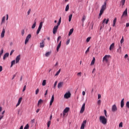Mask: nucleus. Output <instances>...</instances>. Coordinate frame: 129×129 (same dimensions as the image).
<instances>
[{"instance_id":"obj_20","label":"nucleus","mask_w":129,"mask_h":129,"mask_svg":"<svg viewBox=\"0 0 129 129\" xmlns=\"http://www.w3.org/2000/svg\"><path fill=\"white\" fill-rule=\"evenodd\" d=\"M61 43H62V41H60L58 44L57 45V48H56V51L57 52H58L59 49H60V47H61Z\"/></svg>"},{"instance_id":"obj_19","label":"nucleus","mask_w":129,"mask_h":129,"mask_svg":"<svg viewBox=\"0 0 129 129\" xmlns=\"http://www.w3.org/2000/svg\"><path fill=\"white\" fill-rule=\"evenodd\" d=\"M114 45H115L114 43H113L110 45L109 47L110 51H112V50H113V48H114Z\"/></svg>"},{"instance_id":"obj_40","label":"nucleus","mask_w":129,"mask_h":129,"mask_svg":"<svg viewBox=\"0 0 129 129\" xmlns=\"http://www.w3.org/2000/svg\"><path fill=\"white\" fill-rule=\"evenodd\" d=\"M51 54V52H47L45 53L46 57H49V55Z\"/></svg>"},{"instance_id":"obj_6","label":"nucleus","mask_w":129,"mask_h":129,"mask_svg":"<svg viewBox=\"0 0 129 129\" xmlns=\"http://www.w3.org/2000/svg\"><path fill=\"white\" fill-rule=\"evenodd\" d=\"M32 35L31 34H28V36L26 37V38L25 41V44L27 45L28 42H29V40H30V38H31Z\"/></svg>"},{"instance_id":"obj_32","label":"nucleus","mask_w":129,"mask_h":129,"mask_svg":"<svg viewBox=\"0 0 129 129\" xmlns=\"http://www.w3.org/2000/svg\"><path fill=\"white\" fill-rule=\"evenodd\" d=\"M42 103H43V100H42V99H40L38 102V106H39L40 104H42Z\"/></svg>"},{"instance_id":"obj_7","label":"nucleus","mask_w":129,"mask_h":129,"mask_svg":"<svg viewBox=\"0 0 129 129\" xmlns=\"http://www.w3.org/2000/svg\"><path fill=\"white\" fill-rule=\"evenodd\" d=\"M70 109V107H66L63 111V116H64L65 115H66V113H67V112H69V110Z\"/></svg>"},{"instance_id":"obj_63","label":"nucleus","mask_w":129,"mask_h":129,"mask_svg":"<svg viewBox=\"0 0 129 129\" xmlns=\"http://www.w3.org/2000/svg\"><path fill=\"white\" fill-rule=\"evenodd\" d=\"M82 94L84 96V95H85V91H83Z\"/></svg>"},{"instance_id":"obj_48","label":"nucleus","mask_w":129,"mask_h":129,"mask_svg":"<svg viewBox=\"0 0 129 129\" xmlns=\"http://www.w3.org/2000/svg\"><path fill=\"white\" fill-rule=\"evenodd\" d=\"M21 35H22V36H24V35H25V30H22L21 31Z\"/></svg>"},{"instance_id":"obj_50","label":"nucleus","mask_w":129,"mask_h":129,"mask_svg":"<svg viewBox=\"0 0 129 129\" xmlns=\"http://www.w3.org/2000/svg\"><path fill=\"white\" fill-rule=\"evenodd\" d=\"M90 49V47H88V48H87V50H86V52H85V53H86V54H87V53H88V52H89Z\"/></svg>"},{"instance_id":"obj_35","label":"nucleus","mask_w":129,"mask_h":129,"mask_svg":"<svg viewBox=\"0 0 129 129\" xmlns=\"http://www.w3.org/2000/svg\"><path fill=\"white\" fill-rule=\"evenodd\" d=\"M124 59H127L128 61H129V58H128V55L127 54H126L124 56Z\"/></svg>"},{"instance_id":"obj_1","label":"nucleus","mask_w":129,"mask_h":129,"mask_svg":"<svg viewBox=\"0 0 129 129\" xmlns=\"http://www.w3.org/2000/svg\"><path fill=\"white\" fill-rule=\"evenodd\" d=\"M106 5H107V3L106 1H105L104 3V5H102L101 10L100 11V13H99V17H101V16L102 15V14H103V13L104 12V11H105V10H106Z\"/></svg>"},{"instance_id":"obj_17","label":"nucleus","mask_w":129,"mask_h":129,"mask_svg":"<svg viewBox=\"0 0 129 129\" xmlns=\"http://www.w3.org/2000/svg\"><path fill=\"white\" fill-rule=\"evenodd\" d=\"M20 59H21V56L19 55L17 56L16 58V63H19V61H20Z\"/></svg>"},{"instance_id":"obj_56","label":"nucleus","mask_w":129,"mask_h":129,"mask_svg":"<svg viewBox=\"0 0 129 129\" xmlns=\"http://www.w3.org/2000/svg\"><path fill=\"white\" fill-rule=\"evenodd\" d=\"M30 13H31V9H29V10L27 12L28 16H29V15H30Z\"/></svg>"},{"instance_id":"obj_47","label":"nucleus","mask_w":129,"mask_h":129,"mask_svg":"<svg viewBox=\"0 0 129 129\" xmlns=\"http://www.w3.org/2000/svg\"><path fill=\"white\" fill-rule=\"evenodd\" d=\"M90 39H91V37H88V38H87V39H86V42H87V43H88V42H89V41H90Z\"/></svg>"},{"instance_id":"obj_49","label":"nucleus","mask_w":129,"mask_h":129,"mask_svg":"<svg viewBox=\"0 0 129 129\" xmlns=\"http://www.w3.org/2000/svg\"><path fill=\"white\" fill-rule=\"evenodd\" d=\"M69 43H70V39H68L66 42V45H69Z\"/></svg>"},{"instance_id":"obj_60","label":"nucleus","mask_w":129,"mask_h":129,"mask_svg":"<svg viewBox=\"0 0 129 129\" xmlns=\"http://www.w3.org/2000/svg\"><path fill=\"white\" fill-rule=\"evenodd\" d=\"M47 94H48V90H47L45 91V94H44V95L46 96Z\"/></svg>"},{"instance_id":"obj_26","label":"nucleus","mask_w":129,"mask_h":129,"mask_svg":"<svg viewBox=\"0 0 129 129\" xmlns=\"http://www.w3.org/2000/svg\"><path fill=\"white\" fill-rule=\"evenodd\" d=\"M5 22H6V16H4L2 18L1 25H3L5 23Z\"/></svg>"},{"instance_id":"obj_21","label":"nucleus","mask_w":129,"mask_h":129,"mask_svg":"<svg viewBox=\"0 0 129 129\" xmlns=\"http://www.w3.org/2000/svg\"><path fill=\"white\" fill-rule=\"evenodd\" d=\"M9 55H10V54L8 52L5 53L4 55L3 59L6 60V59H7V58H8V57H9Z\"/></svg>"},{"instance_id":"obj_28","label":"nucleus","mask_w":129,"mask_h":129,"mask_svg":"<svg viewBox=\"0 0 129 129\" xmlns=\"http://www.w3.org/2000/svg\"><path fill=\"white\" fill-rule=\"evenodd\" d=\"M74 31V29L73 28L71 29L70 30V32L69 33V36H70L71 35H72V34L73 33Z\"/></svg>"},{"instance_id":"obj_42","label":"nucleus","mask_w":129,"mask_h":129,"mask_svg":"<svg viewBox=\"0 0 129 129\" xmlns=\"http://www.w3.org/2000/svg\"><path fill=\"white\" fill-rule=\"evenodd\" d=\"M124 42V39H123V36L122 37V38L120 40V44H122Z\"/></svg>"},{"instance_id":"obj_54","label":"nucleus","mask_w":129,"mask_h":129,"mask_svg":"<svg viewBox=\"0 0 129 129\" xmlns=\"http://www.w3.org/2000/svg\"><path fill=\"white\" fill-rule=\"evenodd\" d=\"M61 39V36H58L57 39V43L59 42V40Z\"/></svg>"},{"instance_id":"obj_10","label":"nucleus","mask_w":129,"mask_h":129,"mask_svg":"<svg viewBox=\"0 0 129 129\" xmlns=\"http://www.w3.org/2000/svg\"><path fill=\"white\" fill-rule=\"evenodd\" d=\"M84 110H85V103H84L82 106V108L80 110L81 113H83L84 112Z\"/></svg>"},{"instance_id":"obj_9","label":"nucleus","mask_w":129,"mask_h":129,"mask_svg":"<svg viewBox=\"0 0 129 129\" xmlns=\"http://www.w3.org/2000/svg\"><path fill=\"white\" fill-rule=\"evenodd\" d=\"M86 122H87V121L86 120H85L83 121V123H82V125L81 126V129H84L85 124H86Z\"/></svg>"},{"instance_id":"obj_61","label":"nucleus","mask_w":129,"mask_h":129,"mask_svg":"<svg viewBox=\"0 0 129 129\" xmlns=\"http://www.w3.org/2000/svg\"><path fill=\"white\" fill-rule=\"evenodd\" d=\"M25 90H26V86H24V87H23V91H25Z\"/></svg>"},{"instance_id":"obj_8","label":"nucleus","mask_w":129,"mask_h":129,"mask_svg":"<svg viewBox=\"0 0 129 129\" xmlns=\"http://www.w3.org/2000/svg\"><path fill=\"white\" fill-rule=\"evenodd\" d=\"M59 26L58 25L55 26L53 29V34H55L57 33V30H58Z\"/></svg>"},{"instance_id":"obj_64","label":"nucleus","mask_w":129,"mask_h":129,"mask_svg":"<svg viewBox=\"0 0 129 129\" xmlns=\"http://www.w3.org/2000/svg\"><path fill=\"white\" fill-rule=\"evenodd\" d=\"M19 129H24V126L23 125L21 126Z\"/></svg>"},{"instance_id":"obj_16","label":"nucleus","mask_w":129,"mask_h":129,"mask_svg":"<svg viewBox=\"0 0 129 129\" xmlns=\"http://www.w3.org/2000/svg\"><path fill=\"white\" fill-rule=\"evenodd\" d=\"M5 33H6V30H5V28H3L2 32L1 33V38H4V37H5Z\"/></svg>"},{"instance_id":"obj_14","label":"nucleus","mask_w":129,"mask_h":129,"mask_svg":"<svg viewBox=\"0 0 129 129\" xmlns=\"http://www.w3.org/2000/svg\"><path fill=\"white\" fill-rule=\"evenodd\" d=\"M117 110V107H116V106L115 105H113L112 107V111L113 112H114V111H116Z\"/></svg>"},{"instance_id":"obj_29","label":"nucleus","mask_w":129,"mask_h":129,"mask_svg":"<svg viewBox=\"0 0 129 129\" xmlns=\"http://www.w3.org/2000/svg\"><path fill=\"white\" fill-rule=\"evenodd\" d=\"M97 104L98 105H100V104H101V100H100V97L98 98Z\"/></svg>"},{"instance_id":"obj_44","label":"nucleus","mask_w":129,"mask_h":129,"mask_svg":"<svg viewBox=\"0 0 129 129\" xmlns=\"http://www.w3.org/2000/svg\"><path fill=\"white\" fill-rule=\"evenodd\" d=\"M86 18V17L85 16H84L83 17V18H82V22H83V23L84 22V21H85Z\"/></svg>"},{"instance_id":"obj_36","label":"nucleus","mask_w":129,"mask_h":129,"mask_svg":"<svg viewBox=\"0 0 129 129\" xmlns=\"http://www.w3.org/2000/svg\"><path fill=\"white\" fill-rule=\"evenodd\" d=\"M46 80H44L42 82V86H46Z\"/></svg>"},{"instance_id":"obj_53","label":"nucleus","mask_w":129,"mask_h":129,"mask_svg":"<svg viewBox=\"0 0 129 129\" xmlns=\"http://www.w3.org/2000/svg\"><path fill=\"white\" fill-rule=\"evenodd\" d=\"M39 93V89H37L35 91V94H38Z\"/></svg>"},{"instance_id":"obj_38","label":"nucleus","mask_w":129,"mask_h":129,"mask_svg":"<svg viewBox=\"0 0 129 129\" xmlns=\"http://www.w3.org/2000/svg\"><path fill=\"white\" fill-rule=\"evenodd\" d=\"M16 63V60H14L11 62V67H12L13 65H15Z\"/></svg>"},{"instance_id":"obj_52","label":"nucleus","mask_w":129,"mask_h":129,"mask_svg":"<svg viewBox=\"0 0 129 129\" xmlns=\"http://www.w3.org/2000/svg\"><path fill=\"white\" fill-rule=\"evenodd\" d=\"M126 106L129 108V102H127L126 103Z\"/></svg>"},{"instance_id":"obj_4","label":"nucleus","mask_w":129,"mask_h":129,"mask_svg":"<svg viewBox=\"0 0 129 129\" xmlns=\"http://www.w3.org/2000/svg\"><path fill=\"white\" fill-rule=\"evenodd\" d=\"M110 59H111V56L110 55H105L103 58V62L108 63Z\"/></svg>"},{"instance_id":"obj_15","label":"nucleus","mask_w":129,"mask_h":129,"mask_svg":"<svg viewBox=\"0 0 129 129\" xmlns=\"http://www.w3.org/2000/svg\"><path fill=\"white\" fill-rule=\"evenodd\" d=\"M64 84V83H63V82H60L57 85V88H61V87H63V84Z\"/></svg>"},{"instance_id":"obj_5","label":"nucleus","mask_w":129,"mask_h":129,"mask_svg":"<svg viewBox=\"0 0 129 129\" xmlns=\"http://www.w3.org/2000/svg\"><path fill=\"white\" fill-rule=\"evenodd\" d=\"M42 27H43V22H41L39 24V26L36 32L37 35H38L40 33V31H41V29H42Z\"/></svg>"},{"instance_id":"obj_51","label":"nucleus","mask_w":129,"mask_h":129,"mask_svg":"<svg viewBox=\"0 0 129 129\" xmlns=\"http://www.w3.org/2000/svg\"><path fill=\"white\" fill-rule=\"evenodd\" d=\"M81 74H82L81 72L78 73L77 74V76H78V77H81Z\"/></svg>"},{"instance_id":"obj_45","label":"nucleus","mask_w":129,"mask_h":129,"mask_svg":"<svg viewBox=\"0 0 129 129\" xmlns=\"http://www.w3.org/2000/svg\"><path fill=\"white\" fill-rule=\"evenodd\" d=\"M3 54H4V49H2L1 50V52H0V57H2V55H3Z\"/></svg>"},{"instance_id":"obj_12","label":"nucleus","mask_w":129,"mask_h":129,"mask_svg":"<svg viewBox=\"0 0 129 129\" xmlns=\"http://www.w3.org/2000/svg\"><path fill=\"white\" fill-rule=\"evenodd\" d=\"M125 4V0H121L120 2V6L121 7V8H123V6H124V4Z\"/></svg>"},{"instance_id":"obj_58","label":"nucleus","mask_w":129,"mask_h":129,"mask_svg":"<svg viewBox=\"0 0 129 129\" xmlns=\"http://www.w3.org/2000/svg\"><path fill=\"white\" fill-rule=\"evenodd\" d=\"M57 81L55 82L54 84V88H55V87H56V85H57Z\"/></svg>"},{"instance_id":"obj_24","label":"nucleus","mask_w":129,"mask_h":129,"mask_svg":"<svg viewBox=\"0 0 129 129\" xmlns=\"http://www.w3.org/2000/svg\"><path fill=\"white\" fill-rule=\"evenodd\" d=\"M124 99H122V100L121 101L120 106L121 108L123 107L124 105Z\"/></svg>"},{"instance_id":"obj_13","label":"nucleus","mask_w":129,"mask_h":129,"mask_svg":"<svg viewBox=\"0 0 129 129\" xmlns=\"http://www.w3.org/2000/svg\"><path fill=\"white\" fill-rule=\"evenodd\" d=\"M45 40H43L42 42L40 43V48H44L45 47Z\"/></svg>"},{"instance_id":"obj_27","label":"nucleus","mask_w":129,"mask_h":129,"mask_svg":"<svg viewBox=\"0 0 129 129\" xmlns=\"http://www.w3.org/2000/svg\"><path fill=\"white\" fill-rule=\"evenodd\" d=\"M5 111H3L2 113V115H0V120H2V118H4V114H5Z\"/></svg>"},{"instance_id":"obj_33","label":"nucleus","mask_w":129,"mask_h":129,"mask_svg":"<svg viewBox=\"0 0 129 129\" xmlns=\"http://www.w3.org/2000/svg\"><path fill=\"white\" fill-rule=\"evenodd\" d=\"M72 14H71L69 16V22H71V20H72Z\"/></svg>"},{"instance_id":"obj_59","label":"nucleus","mask_w":129,"mask_h":129,"mask_svg":"<svg viewBox=\"0 0 129 129\" xmlns=\"http://www.w3.org/2000/svg\"><path fill=\"white\" fill-rule=\"evenodd\" d=\"M3 71V67L2 66H0V72H2Z\"/></svg>"},{"instance_id":"obj_2","label":"nucleus","mask_w":129,"mask_h":129,"mask_svg":"<svg viewBox=\"0 0 129 129\" xmlns=\"http://www.w3.org/2000/svg\"><path fill=\"white\" fill-rule=\"evenodd\" d=\"M108 22H109V19H104L102 22V24L100 25V31H101L102 29L104 28V24H106V25H107L108 24Z\"/></svg>"},{"instance_id":"obj_62","label":"nucleus","mask_w":129,"mask_h":129,"mask_svg":"<svg viewBox=\"0 0 129 129\" xmlns=\"http://www.w3.org/2000/svg\"><path fill=\"white\" fill-rule=\"evenodd\" d=\"M126 28H127L128 27H129V23H127L126 24Z\"/></svg>"},{"instance_id":"obj_31","label":"nucleus","mask_w":129,"mask_h":129,"mask_svg":"<svg viewBox=\"0 0 129 129\" xmlns=\"http://www.w3.org/2000/svg\"><path fill=\"white\" fill-rule=\"evenodd\" d=\"M60 72H61V69H59L55 74V75H54V76H58L59 75V74H60Z\"/></svg>"},{"instance_id":"obj_41","label":"nucleus","mask_w":129,"mask_h":129,"mask_svg":"<svg viewBox=\"0 0 129 129\" xmlns=\"http://www.w3.org/2000/svg\"><path fill=\"white\" fill-rule=\"evenodd\" d=\"M35 28H36V21L34 22V23L32 26V29H35Z\"/></svg>"},{"instance_id":"obj_23","label":"nucleus","mask_w":129,"mask_h":129,"mask_svg":"<svg viewBox=\"0 0 129 129\" xmlns=\"http://www.w3.org/2000/svg\"><path fill=\"white\" fill-rule=\"evenodd\" d=\"M126 17L127 16V9H126L125 11L123 12V14H122V17Z\"/></svg>"},{"instance_id":"obj_25","label":"nucleus","mask_w":129,"mask_h":129,"mask_svg":"<svg viewBox=\"0 0 129 129\" xmlns=\"http://www.w3.org/2000/svg\"><path fill=\"white\" fill-rule=\"evenodd\" d=\"M95 63V57H94L93 58V59L91 62V66H92L93 65H94V63Z\"/></svg>"},{"instance_id":"obj_46","label":"nucleus","mask_w":129,"mask_h":129,"mask_svg":"<svg viewBox=\"0 0 129 129\" xmlns=\"http://www.w3.org/2000/svg\"><path fill=\"white\" fill-rule=\"evenodd\" d=\"M24 129H29V124H27L24 127Z\"/></svg>"},{"instance_id":"obj_43","label":"nucleus","mask_w":129,"mask_h":129,"mask_svg":"<svg viewBox=\"0 0 129 129\" xmlns=\"http://www.w3.org/2000/svg\"><path fill=\"white\" fill-rule=\"evenodd\" d=\"M50 125H51V121L49 120L47 122V127H50Z\"/></svg>"},{"instance_id":"obj_22","label":"nucleus","mask_w":129,"mask_h":129,"mask_svg":"<svg viewBox=\"0 0 129 129\" xmlns=\"http://www.w3.org/2000/svg\"><path fill=\"white\" fill-rule=\"evenodd\" d=\"M116 21H117V19L115 18L113 21L112 27H115V24H116Z\"/></svg>"},{"instance_id":"obj_18","label":"nucleus","mask_w":129,"mask_h":129,"mask_svg":"<svg viewBox=\"0 0 129 129\" xmlns=\"http://www.w3.org/2000/svg\"><path fill=\"white\" fill-rule=\"evenodd\" d=\"M22 100H23L22 97H21L19 98V99L18 100V102L17 104L16 105L17 107L19 106V105H20V104H21V102H22Z\"/></svg>"},{"instance_id":"obj_30","label":"nucleus","mask_w":129,"mask_h":129,"mask_svg":"<svg viewBox=\"0 0 129 129\" xmlns=\"http://www.w3.org/2000/svg\"><path fill=\"white\" fill-rule=\"evenodd\" d=\"M53 102H54V97L51 98V99L50 101V104H49L50 106H51V105H52Z\"/></svg>"},{"instance_id":"obj_39","label":"nucleus","mask_w":129,"mask_h":129,"mask_svg":"<svg viewBox=\"0 0 129 129\" xmlns=\"http://www.w3.org/2000/svg\"><path fill=\"white\" fill-rule=\"evenodd\" d=\"M69 10V5H68L66 7V12H68Z\"/></svg>"},{"instance_id":"obj_55","label":"nucleus","mask_w":129,"mask_h":129,"mask_svg":"<svg viewBox=\"0 0 129 129\" xmlns=\"http://www.w3.org/2000/svg\"><path fill=\"white\" fill-rule=\"evenodd\" d=\"M119 127H122V122H120L119 124Z\"/></svg>"},{"instance_id":"obj_11","label":"nucleus","mask_w":129,"mask_h":129,"mask_svg":"<svg viewBox=\"0 0 129 129\" xmlns=\"http://www.w3.org/2000/svg\"><path fill=\"white\" fill-rule=\"evenodd\" d=\"M71 97V93L70 91H68V92L66 93L64 95V97Z\"/></svg>"},{"instance_id":"obj_57","label":"nucleus","mask_w":129,"mask_h":129,"mask_svg":"<svg viewBox=\"0 0 129 129\" xmlns=\"http://www.w3.org/2000/svg\"><path fill=\"white\" fill-rule=\"evenodd\" d=\"M104 114H105V116H107V115L106 114L107 113L106 110H104Z\"/></svg>"},{"instance_id":"obj_34","label":"nucleus","mask_w":129,"mask_h":129,"mask_svg":"<svg viewBox=\"0 0 129 129\" xmlns=\"http://www.w3.org/2000/svg\"><path fill=\"white\" fill-rule=\"evenodd\" d=\"M117 52H118L119 53H121V46H119V48L117 49Z\"/></svg>"},{"instance_id":"obj_3","label":"nucleus","mask_w":129,"mask_h":129,"mask_svg":"<svg viewBox=\"0 0 129 129\" xmlns=\"http://www.w3.org/2000/svg\"><path fill=\"white\" fill-rule=\"evenodd\" d=\"M99 120L103 124H106L107 122V119L104 116H100L99 117Z\"/></svg>"},{"instance_id":"obj_37","label":"nucleus","mask_w":129,"mask_h":129,"mask_svg":"<svg viewBox=\"0 0 129 129\" xmlns=\"http://www.w3.org/2000/svg\"><path fill=\"white\" fill-rule=\"evenodd\" d=\"M60 24H61V17L59 18L58 22L57 24V26H60Z\"/></svg>"}]
</instances>
